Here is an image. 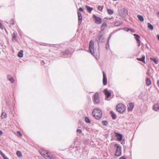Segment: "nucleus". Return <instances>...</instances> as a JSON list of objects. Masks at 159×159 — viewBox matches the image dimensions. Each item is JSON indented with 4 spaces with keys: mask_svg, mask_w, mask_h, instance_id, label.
Masks as SVG:
<instances>
[{
    "mask_svg": "<svg viewBox=\"0 0 159 159\" xmlns=\"http://www.w3.org/2000/svg\"><path fill=\"white\" fill-rule=\"evenodd\" d=\"M2 134H3V132H2V131L0 130V135H2Z\"/></svg>",
    "mask_w": 159,
    "mask_h": 159,
    "instance_id": "obj_46",
    "label": "nucleus"
},
{
    "mask_svg": "<svg viewBox=\"0 0 159 159\" xmlns=\"http://www.w3.org/2000/svg\"><path fill=\"white\" fill-rule=\"evenodd\" d=\"M103 8V6H99L98 8V9L99 11H102Z\"/></svg>",
    "mask_w": 159,
    "mask_h": 159,
    "instance_id": "obj_35",
    "label": "nucleus"
},
{
    "mask_svg": "<svg viewBox=\"0 0 159 159\" xmlns=\"http://www.w3.org/2000/svg\"><path fill=\"white\" fill-rule=\"evenodd\" d=\"M17 134L19 135L21 137L22 136V134L19 131H17Z\"/></svg>",
    "mask_w": 159,
    "mask_h": 159,
    "instance_id": "obj_38",
    "label": "nucleus"
},
{
    "mask_svg": "<svg viewBox=\"0 0 159 159\" xmlns=\"http://www.w3.org/2000/svg\"><path fill=\"white\" fill-rule=\"evenodd\" d=\"M123 29L127 32H128L130 30V29L126 27L124 28Z\"/></svg>",
    "mask_w": 159,
    "mask_h": 159,
    "instance_id": "obj_36",
    "label": "nucleus"
},
{
    "mask_svg": "<svg viewBox=\"0 0 159 159\" xmlns=\"http://www.w3.org/2000/svg\"><path fill=\"white\" fill-rule=\"evenodd\" d=\"M1 117L2 119L6 118L7 117L6 113L4 112H2V113Z\"/></svg>",
    "mask_w": 159,
    "mask_h": 159,
    "instance_id": "obj_26",
    "label": "nucleus"
},
{
    "mask_svg": "<svg viewBox=\"0 0 159 159\" xmlns=\"http://www.w3.org/2000/svg\"><path fill=\"white\" fill-rule=\"evenodd\" d=\"M139 20L141 22H143L144 20V18L142 16L140 15H138L137 16Z\"/></svg>",
    "mask_w": 159,
    "mask_h": 159,
    "instance_id": "obj_20",
    "label": "nucleus"
},
{
    "mask_svg": "<svg viewBox=\"0 0 159 159\" xmlns=\"http://www.w3.org/2000/svg\"><path fill=\"white\" fill-rule=\"evenodd\" d=\"M116 135L117 138V139L119 141H121L122 140L123 137V135L121 134L118 133H116Z\"/></svg>",
    "mask_w": 159,
    "mask_h": 159,
    "instance_id": "obj_14",
    "label": "nucleus"
},
{
    "mask_svg": "<svg viewBox=\"0 0 159 159\" xmlns=\"http://www.w3.org/2000/svg\"><path fill=\"white\" fill-rule=\"evenodd\" d=\"M134 104L133 103H131L129 104V106L128 108V111H131L134 107Z\"/></svg>",
    "mask_w": 159,
    "mask_h": 159,
    "instance_id": "obj_15",
    "label": "nucleus"
},
{
    "mask_svg": "<svg viewBox=\"0 0 159 159\" xmlns=\"http://www.w3.org/2000/svg\"><path fill=\"white\" fill-rule=\"evenodd\" d=\"M16 155L19 157H21L22 156L21 153L19 151H17L16 152Z\"/></svg>",
    "mask_w": 159,
    "mask_h": 159,
    "instance_id": "obj_30",
    "label": "nucleus"
},
{
    "mask_svg": "<svg viewBox=\"0 0 159 159\" xmlns=\"http://www.w3.org/2000/svg\"><path fill=\"white\" fill-rule=\"evenodd\" d=\"M146 85L148 86H149L151 84V81L150 79L147 78L146 80Z\"/></svg>",
    "mask_w": 159,
    "mask_h": 159,
    "instance_id": "obj_18",
    "label": "nucleus"
},
{
    "mask_svg": "<svg viewBox=\"0 0 159 159\" xmlns=\"http://www.w3.org/2000/svg\"><path fill=\"white\" fill-rule=\"evenodd\" d=\"M129 31H131L132 32H134L135 31L133 29H130V30H129Z\"/></svg>",
    "mask_w": 159,
    "mask_h": 159,
    "instance_id": "obj_43",
    "label": "nucleus"
},
{
    "mask_svg": "<svg viewBox=\"0 0 159 159\" xmlns=\"http://www.w3.org/2000/svg\"><path fill=\"white\" fill-rule=\"evenodd\" d=\"M39 152L46 159H56L52 155L49 154L48 152L45 150H40Z\"/></svg>",
    "mask_w": 159,
    "mask_h": 159,
    "instance_id": "obj_2",
    "label": "nucleus"
},
{
    "mask_svg": "<svg viewBox=\"0 0 159 159\" xmlns=\"http://www.w3.org/2000/svg\"><path fill=\"white\" fill-rule=\"evenodd\" d=\"M121 23L117 21L115 23L114 25L115 26H118L120 25Z\"/></svg>",
    "mask_w": 159,
    "mask_h": 159,
    "instance_id": "obj_31",
    "label": "nucleus"
},
{
    "mask_svg": "<svg viewBox=\"0 0 159 159\" xmlns=\"http://www.w3.org/2000/svg\"><path fill=\"white\" fill-rule=\"evenodd\" d=\"M151 59L156 64H157L159 62L158 60L156 58H151Z\"/></svg>",
    "mask_w": 159,
    "mask_h": 159,
    "instance_id": "obj_29",
    "label": "nucleus"
},
{
    "mask_svg": "<svg viewBox=\"0 0 159 159\" xmlns=\"http://www.w3.org/2000/svg\"><path fill=\"white\" fill-rule=\"evenodd\" d=\"M115 146L116 147L117 149L115 153V156H119L121 154V147L117 144H115Z\"/></svg>",
    "mask_w": 159,
    "mask_h": 159,
    "instance_id": "obj_4",
    "label": "nucleus"
},
{
    "mask_svg": "<svg viewBox=\"0 0 159 159\" xmlns=\"http://www.w3.org/2000/svg\"><path fill=\"white\" fill-rule=\"evenodd\" d=\"M70 52L68 51H66L65 52H64V54H68L70 53Z\"/></svg>",
    "mask_w": 159,
    "mask_h": 159,
    "instance_id": "obj_39",
    "label": "nucleus"
},
{
    "mask_svg": "<svg viewBox=\"0 0 159 159\" xmlns=\"http://www.w3.org/2000/svg\"><path fill=\"white\" fill-rule=\"evenodd\" d=\"M93 101L96 104H98L99 103L100 100L99 98V94L98 92H96L94 94Z\"/></svg>",
    "mask_w": 159,
    "mask_h": 159,
    "instance_id": "obj_6",
    "label": "nucleus"
},
{
    "mask_svg": "<svg viewBox=\"0 0 159 159\" xmlns=\"http://www.w3.org/2000/svg\"><path fill=\"white\" fill-rule=\"evenodd\" d=\"M79 10L80 11H83V9L81 7L80 8Z\"/></svg>",
    "mask_w": 159,
    "mask_h": 159,
    "instance_id": "obj_44",
    "label": "nucleus"
},
{
    "mask_svg": "<svg viewBox=\"0 0 159 159\" xmlns=\"http://www.w3.org/2000/svg\"><path fill=\"white\" fill-rule=\"evenodd\" d=\"M119 159H126L125 157L124 156H122Z\"/></svg>",
    "mask_w": 159,
    "mask_h": 159,
    "instance_id": "obj_42",
    "label": "nucleus"
},
{
    "mask_svg": "<svg viewBox=\"0 0 159 159\" xmlns=\"http://www.w3.org/2000/svg\"><path fill=\"white\" fill-rule=\"evenodd\" d=\"M89 50L92 54L94 55V43L92 40H90L89 42Z\"/></svg>",
    "mask_w": 159,
    "mask_h": 159,
    "instance_id": "obj_5",
    "label": "nucleus"
},
{
    "mask_svg": "<svg viewBox=\"0 0 159 159\" xmlns=\"http://www.w3.org/2000/svg\"><path fill=\"white\" fill-rule=\"evenodd\" d=\"M157 37L159 40V34H157Z\"/></svg>",
    "mask_w": 159,
    "mask_h": 159,
    "instance_id": "obj_49",
    "label": "nucleus"
},
{
    "mask_svg": "<svg viewBox=\"0 0 159 159\" xmlns=\"http://www.w3.org/2000/svg\"><path fill=\"white\" fill-rule=\"evenodd\" d=\"M96 35L98 39V41L99 42L102 43L105 41V40L104 38H103L102 34L99 33L98 34H96Z\"/></svg>",
    "mask_w": 159,
    "mask_h": 159,
    "instance_id": "obj_7",
    "label": "nucleus"
},
{
    "mask_svg": "<svg viewBox=\"0 0 159 159\" xmlns=\"http://www.w3.org/2000/svg\"><path fill=\"white\" fill-rule=\"evenodd\" d=\"M77 14L78 15V24L79 25H80L82 21V16L81 13L78 11L77 12Z\"/></svg>",
    "mask_w": 159,
    "mask_h": 159,
    "instance_id": "obj_10",
    "label": "nucleus"
},
{
    "mask_svg": "<svg viewBox=\"0 0 159 159\" xmlns=\"http://www.w3.org/2000/svg\"><path fill=\"white\" fill-rule=\"evenodd\" d=\"M85 121L86 122L88 123H90L91 122V121L87 117H85Z\"/></svg>",
    "mask_w": 159,
    "mask_h": 159,
    "instance_id": "obj_32",
    "label": "nucleus"
},
{
    "mask_svg": "<svg viewBox=\"0 0 159 159\" xmlns=\"http://www.w3.org/2000/svg\"><path fill=\"white\" fill-rule=\"evenodd\" d=\"M0 154L4 159H9V158L7 157L1 151H0Z\"/></svg>",
    "mask_w": 159,
    "mask_h": 159,
    "instance_id": "obj_27",
    "label": "nucleus"
},
{
    "mask_svg": "<svg viewBox=\"0 0 159 159\" xmlns=\"http://www.w3.org/2000/svg\"><path fill=\"white\" fill-rule=\"evenodd\" d=\"M111 113L113 119H115L116 117V114L112 111H111Z\"/></svg>",
    "mask_w": 159,
    "mask_h": 159,
    "instance_id": "obj_25",
    "label": "nucleus"
},
{
    "mask_svg": "<svg viewBox=\"0 0 159 159\" xmlns=\"http://www.w3.org/2000/svg\"><path fill=\"white\" fill-rule=\"evenodd\" d=\"M93 18L95 20V23L97 24H100L102 21V20L101 18L97 16L96 15H93Z\"/></svg>",
    "mask_w": 159,
    "mask_h": 159,
    "instance_id": "obj_8",
    "label": "nucleus"
},
{
    "mask_svg": "<svg viewBox=\"0 0 159 159\" xmlns=\"http://www.w3.org/2000/svg\"><path fill=\"white\" fill-rule=\"evenodd\" d=\"M137 59L139 61H141L143 62L144 63H145V57L144 55L142 56V58H137Z\"/></svg>",
    "mask_w": 159,
    "mask_h": 159,
    "instance_id": "obj_19",
    "label": "nucleus"
},
{
    "mask_svg": "<svg viewBox=\"0 0 159 159\" xmlns=\"http://www.w3.org/2000/svg\"><path fill=\"white\" fill-rule=\"evenodd\" d=\"M7 79L9 81H11V83H13L14 82V79L10 75H7Z\"/></svg>",
    "mask_w": 159,
    "mask_h": 159,
    "instance_id": "obj_16",
    "label": "nucleus"
},
{
    "mask_svg": "<svg viewBox=\"0 0 159 159\" xmlns=\"http://www.w3.org/2000/svg\"><path fill=\"white\" fill-rule=\"evenodd\" d=\"M109 46H108V44H106V48L107 49L109 48Z\"/></svg>",
    "mask_w": 159,
    "mask_h": 159,
    "instance_id": "obj_45",
    "label": "nucleus"
},
{
    "mask_svg": "<svg viewBox=\"0 0 159 159\" xmlns=\"http://www.w3.org/2000/svg\"><path fill=\"white\" fill-rule=\"evenodd\" d=\"M157 84L158 85V86H159V80L157 81Z\"/></svg>",
    "mask_w": 159,
    "mask_h": 159,
    "instance_id": "obj_48",
    "label": "nucleus"
},
{
    "mask_svg": "<svg viewBox=\"0 0 159 159\" xmlns=\"http://www.w3.org/2000/svg\"><path fill=\"white\" fill-rule=\"evenodd\" d=\"M153 110L155 111H159V103L156 104L154 105L153 107Z\"/></svg>",
    "mask_w": 159,
    "mask_h": 159,
    "instance_id": "obj_13",
    "label": "nucleus"
},
{
    "mask_svg": "<svg viewBox=\"0 0 159 159\" xmlns=\"http://www.w3.org/2000/svg\"><path fill=\"white\" fill-rule=\"evenodd\" d=\"M158 15H159V12H158Z\"/></svg>",
    "mask_w": 159,
    "mask_h": 159,
    "instance_id": "obj_51",
    "label": "nucleus"
},
{
    "mask_svg": "<svg viewBox=\"0 0 159 159\" xmlns=\"http://www.w3.org/2000/svg\"><path fill=\"white\" fill-rule=\"evenodd\" d=\"M0 28L2 29H3V25L1 23H0Z\"/></svg>",
    "mask_w": 159,
    "mask_h": 159,
    "instance_id": "obj_41",
    "label": "nucleus"
},
{
    "mask_svg": "<svg viewBox=\"0 0 159 159\" xmlns=\"http://www.w3.org/2000/svg\"><path fill=\"white\" fill-rule=\"evenodd\" d=\"M117 111L120 113H122L125 110V106L122 104H118L116 107Z\"/></svg>",
    "mask_w": 159,
    "mask_h": 159,
    "instance_id": "obj_3",
    "label": "nucleus"
},
{
    "mask_svg": "<svg viewBox=\"0 0 159 159\" xmlns=\"http://www.w3.org/2000/svg\"><path fill=\"white\" fill-rule=\"evenodd\" d=\"M148 28L149 29L151 30H153V25L150 23H148Z\"/></svg>",
    "mask_w": 159,
    "mask_h": 159,
    "instance_id": "obj_23",
    "label": "nucleus"
},
{
    "mask_svg": "<svg viewBox=\"0 0 159 159\" xmlns=\"http://www.w3.org/2000/svg\"><path fill=\"white\" fill-rule=\"evenodd\" d=\"M102 124L104 125H107L108 124V122L107 121L103 120L102 121Z\"/></svg>",
    "mask_w": 159,
    "mask_h": 159,
    "instance_id": "obj_33",
    "label": "nucleus"
},
{
    "mask_svg": "<svg viewBox=\"0 0 159 159\" xmlns=\"http://www.w3.org/2000/svg\"><path fill=\"white\" fill-rule=\"evenodd\" d=\"M101 110L98 108H95L92 112V115L95 119L99 120L102 116Z\"/></svg>",
    "mask_w": 159,
    "mask_h": 159,
    "instance_id": "obj_1",
    "label": "nucleus"
},
{
    "mask_svg": "<svg viewBox=\"0 0 159 159\" xmlns=\"http://www.w3.org/2000/svg\"><path fill=\"white\" fill-rule=\"evenodd\" d=\"M107 26V24L106 23H103L101 27V29L102 31H103L104 29L105 28H106Z\"/></svg>",
    "mask_w": 159,
    "mask_h": 159,
    "instance_id": "obj_24",
    "label": "nucleus"
},
{
    "mask_svg": "<svg viewBox=\"0 0 159 159\" xmlns=\"http://www.w3.org/2000/svg\"><path fill=\"white\" fill-rule=\"evenodd\" d=\"M44 62V61H42V62Z\"/></svg>",
    "mask_w": 159,
    "mask_h": 159,
    "instance_id": "obj_50",
    "label": "nucleus"
},
{
    "mask_svg": "<svg viewBox=\"0 0 159 159\" xmlns=\"http://www.w3.org/2000/svg\"><path fill=\"white\" fill-rule=\"evenodd\" d=\"M104 93L106 96L107 98H109L111 95V93L108 91V89H104Z\"/></svg>",
    "mask_w": 159,
    "mask_h": 159,
    "instance_id": "obj_12",
    "label": "nucleus"
},
{
    "mask_svg": "<svg viewBox=\"0 0 159 159\" xmlns=\"http://www.w3.org/2000/svg\"><path fill=\"white\" fill-rule=\"evenodd\" d=\"M8 23L10 24L13 25L14 24V21L13 20L11 19L9 21Z\"/></svg>",
    "mask_w": 159,
    "mask_h": 159,
    "instance_id": "obj_34",
    "label": "nucleus"
},
{
    "mask_svg": "<svg viewBox=\"0 0 159 159\" xmlns=\"http://www.w3.org/2000/svg\"><path fill=\"white\" fill-rule=\"evenodd\" d=\"M107 12L108 14L110 15H111L113 13V11L109 9H107Z\"/></svg>",
    "mask_w": 159,
    "mask_h": 159,
    "instance_id": "obj_28",
    "label": "nucleus"
},
{
    "mask_svg": "<svg viewBox=\"0 0 159 159\" xmlns=\"http://www.w3.org/2000/svg\"><path fill=\"white\" fill-rule=\"evenodd\" d=\"M134 37L135 39L136 40L137 43H138V46L139 47L140 45L141 41L140 40V36L138 35L134 34Z\"/></svg>",
    "mask_w": 159,
    "mask_h": 159,
    "instance_id": "obj_9",
    "label": "nucleus"
},
{
    "mask_svg": "<svg viewBox=\"0 0 159 159\" xmlns=\"http://www.w3.org/2000/svg\"><path fill=\"white\" fill-rule=\"evenodd\" d=\"M18 56L19 57H22L23 56V51L21 50L18 53Z\"/></svg>",
    "mask_w": 159,
    "mask_h": 159,
    "instance_id": "obj_21",
    "label": "nucleus"
},
{
    "mask_svg": "<svg viewBox=\"0 0 159 159\" xmlns=\"http://www.w3.org/2000/svg\"><path fill=\"white\" fill-rule=\"evenodd\" d=\"M86 7L89 13H91L92 11L93 10V8L92 7H91L88 6H86Z\"/></svg>",
    "mask_w": 159,
    "mask_h": 159,
    "instance_id": "obj_22",
    "label": "nucleus"
},
{
    "mask_svg": "<svg viewBox=\"0 0 159 159\" xmlns=\"http://www.w3.org/2000/svg\"><path fill=\"white\" fill-rule=\"evenodd\" d=\"M12 39L13 40H16V37L17 36V34L16 32H14L12 34Z\"/></svg>",
    "mask_w": 159,
    "mask_h": 159,
    "instance_id": "obj_17",
    "label": "nucleus"
},
{
    "mask_svg": "<svg viewBox=\"0 0 159 159\" xmlns=\"http://www.w3.org/2000/svg\"><path fill=\"white\" fill-rule=\"evenodd\" d=\"M121 143L122 144H124L125 143V141L124 140H123V141Z\"/></svg>",
    "mask_w": 159,
    "mask_h": 159,
    "instance_id": "obj_47",
    "label": "nucleus"
},
{
    "mask_svg": "<svg viewBox=\"0 0 159 159\" xmlns=\"http://www.w3.org/2000/svg\"><path fill=\"white\" fill-rule=\"evenodd\" d=\"M103 83L104 85H107V78L106 76V74L103 71Z\"/></svg>",
    "mask_w": 159,
    "mask_h": 159,
    "instance_id": "obj_11",
    "label": "nucleus"
},
{
    "mask_svg": "<svg viewBox=\"0 0 159 159\" xmlns=\"http://www.w3.org/2000/svg\"><path fill=\"white\" fill-rule=\"evenodd\" d=\"M110 37H111V36H110V37L108 39V40H107V44H108V46H109V39H110Z\"/></svg>",
    "mask_w": 159,
    "mask_h": 159,
    "instance_id": "obj_40",
    "label": "nucleus"
},
{
    "mask_svg": "<svg viewBox=\"0 0 159 159\" xmlns=\"http://www.w3.org/2000/svg\"><path fill=\"white\" fill-rule=\"evenodd\" d=\"M76 132L77 133H79V134H80L82 133L81 130L80 129H77L76 130Z\"/></svg>",
    "mask_w": 159,
    "mask_h": 159,
    "instance_id": "obj_37",
    "label": "nucleus"
}]
</instances>
